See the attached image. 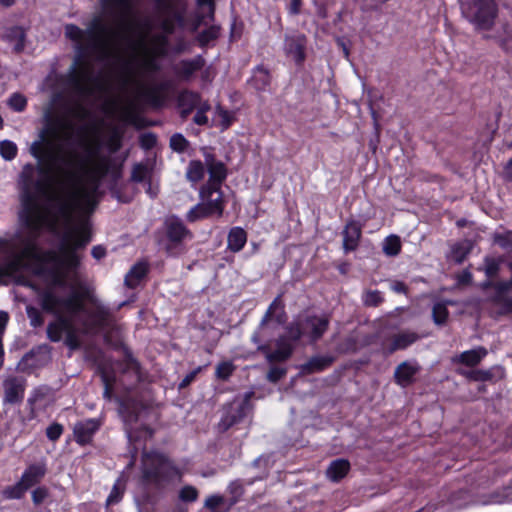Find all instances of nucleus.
Here are the masks:
<instances>
[{"mask_svg":"<svg viewBox=\"0 0 512 512\" xmlns=\"http://www.w3.org/2000/svg\"><path fill=\"white\" fill-rule=\"evenodd\" d=\"M60 125L61 121L58 119H47L40 133V140L34 141L30 146V154L37 159L38 164H25L20 174L23 193L19 217L23 225L30 230H40L43 222L38 195L46 194L56 183L55 172L59 171L57 163L61 157L49 138L57 135Z\"/></svg>","mask_w":512,"mask_h":512,"instance_id":"obj_1","label":"nucleus"},{"mask_svg":"<svg viewBox=\"0 0 512 512\" xmlns=\"http://www.w3.org/2000/svg\"><path fill=\"white\" fill-rule=\"evenodd\" d=\"M182 476L181 469L168 455L159 451L143 453L139 477L143 502L156 506L168 487Z\"/></svg>","mask_w":512,"mask_h":512,"instance_id":"obj_2","label":"nucleus"},{"mask_svg":"<svg viewBox=\"0 0 512 512\" xmlns=\"http://www.w3.org/2000/svg\"><path fill=\"white\" fill-rule=\"evenodd\" d=\"M107 40L91 29H85L84 43L76 46V55L73 63V71L68 76V84L80 93H86L84 82L92 80V66L90 57L103 55L107 49Z\"/></svg>","mask_w":512,"mask_h":512,"instance_id":"obj_3","label":"nucleus"},{"mask_svg":"<svg viewBox=\"0 0 512 512\" xmlns=\"http://www.w3.org/2000/svg\"><path fill=\"white\" fill-rule=\"evenodd\" d=\"M95 295L86 286L72 291L67 297L58 296L51 288H45L38 293L39 305L43 312L59 314L66 311L70 316L76 317L80 313H86L85 301L94 303Z\"/></svg>","mask_w":512,"mask_h":512,"instance_id":"obj_4","label":"nucleus"},{"mask_svg":"<svg viewBox=\"0 0 512 512\" xmlns=\"http://www.w3.org/2000/svg\"><path fill=\"white\" fill-rule=\"evenodd\" d=\"M194 238L193 232L176 215L167 217L163 223L160 243L168 256L178 257L185 253L186 242Z\"/></svg>","mask_w":512,"mask_h":512,"instance_id":"obj_5","label":"nucleus"},{"mask_svg":"<svg viewBox=\"0 0 512 512\" xmlns=\"http://www.w3.org/2000/svg\"><path fill=\"white\" fill-rule=\"evenodd\" d=\"M91 241V229L87 224L67 231L61 242L60 251L62 258L58 257L59 263L67 268L74 270L80 265V258L76 251L85 248Z\"/></svg>","mask_w":512,"mask_h":512,"instance_id":"obj_6","label":"nucleus"},{"mask_svg":"<svg viewBox=\"0 0 512 512\" xmlns=\"http://www.w3.org/2000/svg\"><path fill=\"white\" fill-rule=\"evenodd\" d=\"M92 310L87 312L88 319H84L80 322L81 332L83 334L96 335L100 332H105L104 341L110 343V331L115 329L116 318L111 309L95 297Z\"/></svg>","mask_w":512,"mask_h":512,"instance_id":"obj_7","label":"nucleus"},{"mask_svg":"<svg viewBox=\"0 0 512 512\" xmlns=\"http://www.w3.org/2000/svg\"><path fill=\"white\" fill-rule=\"evenodd\" d=\"M47 465L44 462H35L29 464L23 471L19 481L13 485H8L1 490V496L4 500H20L27 491L41 483L47 474Z\"/></svg>","mask_w":512,"mask_h":512,"instance_id":"obj_8","label":"nucleus"},{"mask_svg":"<svg viewBox=\"0 0 512 512\" xmlns=\"http://www.w3.org/2000/svg\"><path fill=\"white\" fill-rule=\"evenodd\" d=\"M17 237H0V286L7 285L8 280L15 278L24 267V260L18 252Z\"/></svg>","mask_w":512,"mask_h":512,"instance_id":"obj_9","label":"nucleus"},{"mask_svg":"<svg viewBox=\"0 0 512 512\" xmlns=\"http://www.w3.org/2000/svg\"><path fill=\"white\" fill-rule=\"evenodd\" d=\"M465 18L477 30L492 29L498 16V5L495 0H472L462 8Z\"/></svg>","mask_w":512,"mask_h":512,"instance_id":"obj_10","label":"nucleus"},{"mask_svg":"<svg viewBox=\"0 0 512 512\" xmlns=\"http://www.w3.org/2000/svg\"><path fill=\"white\" fill-rule=\"evenodd\" d=\"M299 319L304 337L308 339L310 344L320 341L329 329L330 317L327 314H305L299 316Z\"/></svg>","mask_w":512,"mask_h":512,"instance_id":"obj_11","label":"nucleus"},{"mask_svg":"<svg viewBox=\"0 0 512 512\" xmlns=\"http://www.w3.org/2000/svg\"><path fill=\"white\" fill-rule=\"evenodd\" d=\"M250 394H247L241 401L226 403L222 409V416L217 424L220 433L227 432L231 427L240 423L246 416L249 405Z\"/></svg>","mask_w":512,"mask_h":512,"instance_id":"obj_12","label":"nucleus"},{"mask_svg":"<svg viewBox=\"0 0 512 512\" xmlns=\"http://www.w3.org/2000/svg\"><path fill=\"white\" fill-rule=\"evenodd\" d=\"M224 210L225 201L220 195L215 199L203 200L202 202L194 205L186 213V220L189 223H195L199 220L207 219L212 216L222 217Z\"/></svg>","mask_w":512,"mask_h":512,"instance_id":"obj_13","label":"nucleus"},{"mask_svg":"<svg viewBox=\"0 0 512 512\" xmlns=\"http://www.w3.org/2000/svg\"><path fill=\"white\" fill-rule=\"evenodd\" d=\"M172 84L168 80L142 88L139 91V98L153 109H162L166 106L169 98V91Z\"/></svg>","mask_w":512,"mask_h":512,"instance_id":"obj_14","label":"nucleus"},{"mask_svg":"<svg viewBox=\"0 0 512 512\" xmlns=\"http://www.w3.org/2000/svg\"><path fill=\"white\" fill-rule=\"evenodd\" d=\"M14 235H18L16 238V243L18 241L23 246V249L19 252V255H22V259H30L34 260L40 264L44 263H56L58 261V255L51 250L42 251L39 245L36 242L35 238L30 237H21L19 233H15Z\"/></svg>","mask_w":512,"mask_h":512,"instance_id":"obj_15","label":"nucleus"},{"mask_svg":"<svg viewBox=\"0 0 512 512\" xmlns=\"http://www.w3.org/2000/svg\"><path fill=\"white\" fill-rule=\"evenodd\" d=\"M4 404L18 405L22 403L27 387V380L23 376L9 375L2 383Z\"/></svg>","mask_w":512,"mask_h":512,"instance_id":"obj_16","label":"nucleus"},{"mask_svg":"<svg viewBox=\"0 0 512 512\" xmlns=\"http://www.w3.org/2000/svg\"><path fill=\"white\" fill-rule=\"evenodd\" d=\"M307 37L296 33L286 35L284 38V52L286 56L293 58L296 65L301 66L306 60Z\"/></svg>","mask_w":512,"mask_h":512,"instance_id":"obj_17","label":"nucleus"},{"mask_svg":"<svg viewBox=\"0 0 512 512\" xmlns=\"http://www.w3.org/2000/svg\"><path fill=\"white\" fill-rule=\"evenodd\" d=\"M101 427V421L96 418H88L75 423L73 427L74 440L79 446H87L93 442L95 434Z\"/></svg>","mask_w":512,"mask_h":512,"instance_id":"obj_18","label":"nucleus"},{"mask_svg":"<svg viewBox=\"0 0 512 512\" xmlns=\"http://www.w3.org/2000/svg\"><path fill=\"white\" fill-rule=\"evenodd\" d=\"M118 402V412L126 425H132L138 422L142 410V403L138 399L126 395L116 398Z\"/></svg>","mask_w":512,"mask_h":512,"instance_id":"obj_19","label":"nucleus"},{"mask_svg":"<svg viewBox=\"0 0 512 512\" xmlns=\"http://www.w3.org/2000/svg\"><path fill=\"white\" fill-rule=\"evenodd\" d=\"M362 228L363 224L357 220L350 219L346 222L342 231V245L346 254L357 250L359 247L362 238Z\"/></svg>","mask_w":512,"mask_h":512,"instance_id":"obj_20","label":"nucleus"},{"mask_svg":"<svg viewBox=\"0 0 512 512\" xmlns=\"http://www.w3.org/2000/svg\"><path fill=\"white\" fill-rule=\"evenodd\" d=\"M201 101L200 93L189 89L179 92L176 99V106L179 116L182 120H186L190 114L198 107Z\"/></svg>","mask_w":512,"mask_h":512,"instance_id":"obj_21","label":"nucleus"},{"mask_svg":"<svg viewBox=\"0 0 512 512\" xmlns=\"http://www.w3.org/2000/svg\"><path fill=\"white\" fill-rule=\"evenodd\" d=\"M203 157L211 182L223 184L228 176V169L225 163L218 160L215 154L207 151L206 148L203 151Z\"/></svg>","mask_w":512,"mask_h":512,"instance_id":"obj_22","label":"nucleus"},{"mask_svg":"<svg viewBox=\"0 0 512 512\" xmlns=\"http://www.w3.org/2000/svg\"><path fill=\"white\" fill-rule=\"evenodd\" d=\"M85 150L89 159H97L88 173L101 179H104L106 176H108L111 171L112 159L107 156L99 155L100 145L97 144L95 146H87Z\"/></svg>","mask_w":512,"mask_h":512,"instance_id":"obj_23","label":"nucleus"},{"mask_svg":"<svg viewBox=\"0 0 512 512\" xmlns=\"http://www.w3.org/2000/svg\"><path fill=\"white\" fill-rule=\"evenodd\" d=\"M206 64L202 55H196L192 59L181 60L174 68L176 76L183 81H190L194 74L201 71Z\"/></svg>","mask_w":512,"mask_h":512,"instance_id":"obj_24","label":"nucleus"},{"mask_svg":"<svg viewBox=\"0 0 512 512\" xmlns=\"http://www.w3.org/2000/svg\"><path fill=\"white\" fill-rule=\"evenodd\" d=\"M336 358L332 355H317L309 358L305 363L299 366L302 375H311L320 373L332 366Z\"/></svg>","mask_w":512,"mask_h":512,"instance_id":"obj_25","label":"nucleus"},{"mask_svg":"<svg viewBox=\"0 0 512 512\" xmlns=\"http://www.w3.org/2000/svg\"><path fill=\"white\" fill-rule=\"evenodd\" d=\"M53 315L56 316V319L47 325L46 333L51 342L57 343L62 340L63 333L70 329L72 318L62 313Z\"/></svg>","mask_w":512,"mask_h":512,"instance_id":"obj_26","label":"nucleus"},{"mask_svg":"<svg viewBox=\"0 0 512 512\" xmlns=\"http://www.w3.org/2000/svg\"><path fill=\"white\" fill-rule=\"evenodd\" d=\"M420 366L412 364L409 361L400 363L394 371L395 382L402 386L407 387L415 381V375L419 372Z\"/></svg>","mask_w":512,"mask_h":512,"instance_id":"obj_27","label":"nucleus"},{"mask_svg":"<svg viewBox=\"0 0 512 512\" xmlns=\"http://www.w3.org/2000/svg\"><path fill=\"white\" fill-rule=\"evenodd\" d=\"M149 271L150 268L147 261L141 260L136 262L125 275V286L129 289L137 288L141 281L147 277Z\"/></svg>","mask_w":512,"mask_h":512,"instance_id":"obj_28","label":"nucleus"},{"mask_svg":"<svg viewBox=\"0 0 512 512\" xmlns=\"http://www.w3.org/2000/svg\"><path fill=\"white\" fill-rule=\"evenodd\" d=\"M271 81L272 76L269 69L260 64L253 68L248 84L258 92H265L271 85Z\"/></svg>","mask_w":512,"mask_h":512,"instance_id":"obj_29","label":"nucleus"},{"mask_svg":"<svg viewBox=\"0 0 512 512\" xmlns=\"http://www.w3.org/2000/svg\"><path fill=\"white\" fill-rule=\"evenodd\" d=\"M51 388L47 385H40L35 387L27 399V406L29 409L28 418L33 420L37 417V404L44 401L51 394Z\"/></svg>","mask_w":512,"mask_h":512,"instance_id":"obj_30","label":"nucleus"},{"mask_svg":"<svg viewBox=\"0 0 512 512\" xmlns=\"http://www.w3.org/2000/svg\"><path fill=\"white\" fill-rule=\"evenodd\" d=\"M3 38L9 43H14L13 52L15 54H21L24 51L27 34L22 26L15 25L8 28Z\"/></svg>","mask_w":512,"mask_h":512,"instance_id":"obj_31","label":"nucleus"},{"mask_svg":"<svg viewBox=\"0 0 512 512\" xmlns=\"http://www.w3.org/2000/svg\"><path fill=\"white\" fill-rule=\"evenodd\" d=\"M418 340V335L415 332H401L398 334H394L390 343L387 346L388 354H393L398 350H405L410 345L415 343Z\"/></svg>","mask_w":512,"mask_h":512,"instance_id":"obj_32","label":"nucleus"},{"mask_svg":"<svg viewBox=\"0 0 512 512\" xmlns=\"http://www.w3.org/2000/svg\"><path fill=\"white\" fill-rule=\"evenodd\" d=\"M276 349L271 354V358L276 360L277 363L286 362L291 358L295 350V344H293L286 336L280 335L276 339Z\"/></svg>","mask_w":512,"mask_h":512,"instance_id":"obj_33","label":"nucleus"},{"mask_svg":"<svg viewBox=\"0 0 512 512\" xmlns=\"http://www.w3.org/2000/svg\"><path fill=\"white\" fill-rule=\"evenodd\" d=\"M102 180L103 179L96 177L95 175L87 173V187L80 191L81 198L90 206L91 210H94L97 204L95 196L99 190Z\"/></svg>","mask_w":512,"mask_h":512,"instance_id":"obj_34","label":"nucleus"},{"mask_svg":"<svg viewBox=\"0 0 512 512\" xmlns=\"http://www.w3.org/2000/svg\"><path fill=\"white\" fill-rule=\"evenodd\" d=\"M247 239L248 234L242 227H232L227 235V249L233 253H238L245 247Z\"/></svg>","mask_w":512,"mask_h":512,"instance_id":"obj_35","label":"nucleus"},{"mask_svg":"<svg viewBox=\"0 0 512 512\" xmlns=\"http://www.w3.org/2000/svg\"><path fill=\"white\" fill-rule=\"evenodd\" d=\"M351 469L350 462L347 459L338 458L333 460L327 470L326 476L332 482H340L346 475L349 473Z\"/></svg>","mask_w":512,"mask_h":512,"instance_id":"obj_36","label":"nucleus"},{"mask_svg":"<svg viewBox=\"0 0 512 512\" xmlns=\"http://www.w3.org/2000/svg\"><path fill=\"white\" fill-rule=\"evenodd\" d=\"M487 355V350L485 347H478L475 349L467 350L462 352L458 358L457 362L463 364L467 367H475L483 360V358Z\"/></svg>","mask_w":512,"mask_h":512,"instance_id":"obj_37","label":"nucleus"},{"mask_svg":"<svg viewBox=\"0 0 512 512\" xmlns=\"http://www.w3.org/2000/svg\"><path fill=\"white\" fill-rule=\"evenodd\" d=\"M75 209V202L66 200L61 201L57 205V214L64 219L66 225L69 227L68 231L80 227L82 224H87L89 226L88 222H81L79 226H74V216L73 212Z\"/></svg>","mask_w":512,"mask_h":512,"instance_id":"obj_38","label":"nucleus"},{"mask_svg":"<svg viewBox=\"0 0 512 512\" xmlns=\"http://www.w3.org/2000/svg\"><path fill=\"white\" fill-rule=\"evenodd\" d=\"M282 309L281 314L275 316V320L278 324H282L285 321V311L284 305L281 301V296H277L268 306L264 316L261 319L260 327L265 326L269 321H271L274 317V313L277 309Z\"/></svg>","mask_w":512,"mask_h":512,"instance_id":"obj_39","label":"nucleus"},{"mask_svg":"<svg viewBox=\"0 0 512 512\" xmlns=\"http://www.w3.org/2000/svg\"><path fill=\"white\" fill-rule=\"evenodd\" d=\"M453 305L451 300H443L437 302L432 307V320L438 326H443L447 323L449 318L448 306Z\"/></svg>","mask_w":512,"mask_h":512,"instance_id":"obj_40","label":"nucleus"},{"mask_svg":"<svg viewBox=\"0 0 512 512\" xmlns=\"http://www.w3.org/2000/svg\"><path fill=\"white\" fill-rule=\"evenodd\" d=\"M100 3L105 10L117 11L123 17L131 15L133 9L131 0H100Z\"/></svg>","mask_w":512,"mask_h":512,"instance_id":"obj_41","label":"nucleus"},{"mask_svg":"<svg viewBox=\"0 0 512 512\" xmlns=\"http://www.w3.org/2000/svg\"><path fill=\"white\" fill-rule=\"evenodd\" d=\"M42 348H33L29 352H27L18 363V370L23 373L30 374L32 371L37 369L40 364L36 359V355L40 352Z\"/></svg>","mask_w":512,"mask_h":512,"instance_id":"obj_42","label":"nucleus"},{"mask_svg":"<svg viewBox=\"0 0 512 512\" xmlns=\"http://www.w3.org/2000/svg\"><path fill=\"white\" fill-rule=\"evenodd\" d=\"M205 164L200 160H191L186 169V179L191 183H199L205 176Z\"/></svg>","mask_w":512,"mask_h":512,"instance_id":"obj_43","label":"nucleus"},{"mask_svg":"<svg viewBox=\"0 0 512 512\" xmlns=\"http://www.w3.org/2000/svg\"><path fill=\"white\" fill-rule=\"evenodd\" d=\"M221 27L219 25H211L208 28L202 30L196 36L198 46L205 48L210 42L216 41L220 37Z\"/></svg>","mask_w":512,"mask_h":512,"instance_id":"obj_44","label":"nucleus"},{"mask_svg":"<svg viewBox=\"0 0 512 512\" xmlns=\"http://www.w3.org/2000/svg\"><path fill=\"white\" fill-rule=\"evenodd\" d=\"M285 332L283 335L293 344L298 343L304 337L299 317L285 326Z\"/></svg>","mask_w":512,"mask_h":512,"instance_id":"obj_45","label":"nucleus"},{"mask_svg":"<svg viewBox=\"0 0 512 512\" xmlns=\"http://www.w3.org/2000/svg\"><path fill=\"white\" fill-rule=\"evenodd\" d=\"M402 249L401 239L397 235H389L383 243V252L390 257L397 256Z\"/></svg>","mask_w":512,"mask_h":512,"instance_id":"obj_46","label":"nucleus"},{"mask_svg":"<svg viewBox=\"0 0 512 512\" xmlns=\"http://www.w3.org/2000/svg\"><path fill=\"white\" fill-rule=\"evenodd\" d=\"M125 489V482H123L120 478L117 479L106 499V506L115 505L121 502L125 493Z\"/></svg>","mask_w":512,"mask_h":512,"instance_id":"obj_47","label":"nucleus"},{"mask_svg":"<svg viewBox=\"0 0 512 512\" xmlns=\"http://www.w3.org/2000/svg\"><path fill=\"white\" fill-rule=\"evenodd\" d=\"M65 37L78 45L84 43L85 30L73 23L66 24L64 27Z\"/></svg>","mask_w":512,"mask_h":512,"instance_id":"obj_48","label":"nucleus"},{"mask_svg":"<svg viewBox=\"0 0 512 512\" xmlns=\"http://www.w3.org/2000/svg\"><path fill=\"white\" fill-rule=\"evenodd\" d=\"M64 343L72 351L79 350L82 347V341L72 320L70 329L65 332Z\"/></svg>","mask_w":512,"mask_h":512,"instance_id":"obj_49","label":"nucleus"},{"mask_svg":"<svg viewBox=\"0 0 512 512\" xmlns=\"http://www.w3.org/2000/svg\"><path fill=\"white\" fill-rule=\"evenodd\" d=\"M146 179L150 180V171L143 163H135L132 168L130 181L134 183H142Z\"/></svg>","mask_w":512,"mask_h":512,"instance_id":"obj_50","label":"nucleus"},{"mask_svg":"<svg viewBox=\"0 0 512 512\" xmlns=\"http://www.w3.org/2000/svg\"><path fill=\"white\" fill-rule=\"evenodd\" d=\"M18 153L17 145L10 140H3L0 142V155L6 161H11L16 158Z\"/></svg>","mask_w":512,"mask_h":512,"instance_id":"obj_51","label":"nucleus"},{"mask_svg":"<svg viewBox=\"0 0 512 512\" xmlns=\"http://www.w3.org/2000/svg\"><path fill=\"white\" fill-rule=\"evenodd\" d=\"M199 497V491L192 485H184L178 493V498L183 503H193L197 501Z\"/></svg>","mask_w":512,"mask_h":512,"instance_id":"obj_52","label":"nucleus"},{"mask_svg":"<svg viewBox=\"0 0 512 512\" xmlns=\"http://www.w3.org/2000/svg\"><path fill=\"white\" fill-rule=\"evenodd\" d=\"M228 492L231 495L229 506H233L240 501L245 492L241 480L232 481L228 486Z\"/></svg>","mask_w":512,"mask_h":512,"instance_id":"obj_53","label":"nucleus"},{"mask_svg":"<svg viewBox=\"0 0 512 512\" xmlns=\"http://www.w3.org/2000/svg\"><path fill=\"white\" fill-rule=\"evenodd\" d=\"M169 145L173 151L177 153H184L188 149L190 143L181 133H175L170 137Z\"/></svg>","mask_w":512,"mask_h":512,"instance_id":"obj_54","label":"nucleus"},{"mask_svg":"<svg viewBox=\"0 0 512 512\" xmlns=\"http://www.w3.org/2000/svg\"><path fill=\"white\" fill-rule=\"evenodd\" d=\"M26 314H27V317L29 318L30 325L33 328H39V327L43 326L45 319H44L42 312L38 308H36L32 305H28L26 307Z\"/></svg>","mask_w":512,"mask_h":512,"instance_id":"obj_55","label":"nucleus"},{"mask_svg":"<svg viewBox=\"0 0 512 512\" xmlns=\"http://www.w3.org/2000/svg\"><path fill=\"white\" fill-rule=\"evenodd\" d=\"M8 106L15 112H23L27 107V98L19 93H13L8 99Z\"/></svg>","mask_w":512,"mask_h":512,"instance_id":"obj_56","label":"nucleus"},{"mask_svg":"<svg viewBox=\"0 0 512 512\" xmlns=\"http://www.w3.org/2000/svg\"><path fill=\"white\" fill-rule=\"evenodd\" d=\"M101 37L105 38L107 40L108 35L110 33V29L107 26V24L102 20L101 17L95 16L89 23L88 27Z\"/></svg>","mask_w":512,"mask_h":512,"instance_id":"obj_57","label":"nucleus"},{"mask_svg":"<svg viewBox=\"0 0 512 512\" xmlns=\"http://www.w3.org/2000/svg\"><path fill=\"white\" fill-rule=\"evenodd\" d=\"M234 370L235 366L232 362L223 361L217 365L215 375L217 379L226 381L232 376Z\"/></svg>","mask_w":512,"mask_h":512,"instance_id":"obj_58","label":"nucleus"},{"mask_svg":"<svg viewBox=\"0 0 512 512\" xmlns=\"http://www.w3.org/2000/svg\"><path fill=\"white\" fill-rule=\"evenodd\" d=\"M384 302L379 290H368L363 296V303L367 307H378Z\"/></svg>","mask_w":512,"mask_h":512,"instance_id":"obj_59","label":"nucleus"},{"mask_svg":"<svg viewBox=\"0 0 512 512\" xmlns=\"http://www.w3.org/2000/svg\"><path fill=\"white\" fill-rule=\"evenodd\" d=\"M221 186L222 184H216V182H211V180L209 179L207 185L201 188L200 196L202 200L213 199L212 196L214 193H217V196L221 195L224 198Z\"/></svg>","mask_w":512,"mask_h":512,"instance_id":"obj_60","label":"nucleus"},{"mask_svg":"<svg viewBox=\"0 0 512 512\" xmlns=\"http://www.w3.org/2000/svg\"><path fill=\"white\" fill-rule=\"evenodd\" d=\"M495 294L491 297V302H498L500 298L507 297V293L512 289L510 281H499L493 284Z\"/></svg>","mask_w":512,"mask_h":512,"instance_id":"obj_61","label":"nucleus"},{"mask_svg":"<svg viewBox=\"0 0 512 512\" xmlns=\"http://www.w3.org/2000/svg\"><path fill=\"white\" fill-rule=\"evenodd\" d=\"M244 23L239 20L238 16H234L230 25L229 40L230 42H236L241 39L244 31Z\"/></svg>","mask_w":512,"mask_h":512,"instance_id":"obj_62","label":"nucleus"},{"mask_svg":"<svg viewBox=\"0 0 512 512\" xmlns=\"http://www.w3.org/2000/svg\"><path fill=\"white\" fill-rule=\"evenodd\" d=\"M217 114L220 117V127L222 131L229 129L235 122L233 113L221 106L217 107Z\"/></svg>","mask_w":512,"mask_h":512,"instance_id":"obj_63","label":"nucleus"},{"mask_svg":"<svg viewBox=\"0 0 512 512\" xmlns=\"http://www.w3.org/2000/svg\"><path fill=\"white\" fill-rule=\"evenodd\" d=\"M123 132L118 128H113L107 141L111 152H117L122 147Z\"/></svg>","mask_w":512,"mask_h":512,"instance_id":"obj_64","label":"nucleus"}]
</instances>
